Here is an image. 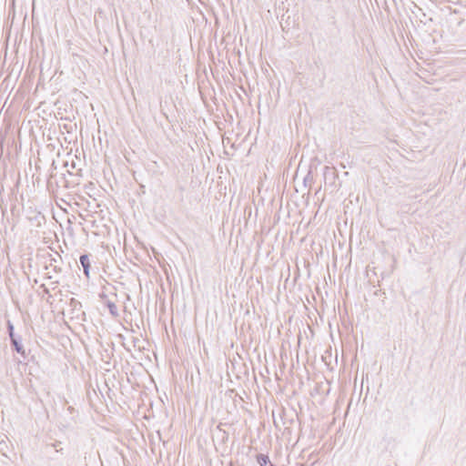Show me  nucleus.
<instances>
[{
    "mask_svg": "<svg viewBox=\"0 0 466 466\" xmlns=\"http://www.w3.org/2000/svg\"><path fill=\"white\" fill-rule=\"evenodd\" d=\"M325 185L336 187V181L339 178L338 171L334 167H324L323 171Z\"/></svg>",
    "mask_w": 466,
    "mask_h": 466,
    "instance_id": "1",
    "label": "nucleus"
},
{
    "mask_svg": "<svg viewBox=\"0 0 466 466\" xmlns=\"http://www.w3.org/2000/svg\"><path fill=\"white\" fill-rule=\"evenodd\" d=\"M27 218L37 228L46 223V217L36 209H30L28 211Z\"/></svg>",
    "mask_w": 466,
    "mask_h": 466,
    "instance_id": "2",
    "label": "nucleus"
},
{
    "mask_svg": "<svg viewBox=\"0 0 466 466\" xmlns=\"http://www.w3.org/2000/svg\"><path fill=\"white\" fill-rule=\"evenodd\" d=\"M49 262L46 265V268H52V270L56 273H61L62 268L59 266V262L62 260L61 256L56 252V255L53 257L49 254Z\"/></svg>",
    "mask_w": 466,
    "mask_h": 466,
    "instance_id": "3",
    "label": "nucleus"
},
{
    "mask_svg": "<svg viewBox=\"0 0 466 466\" xmlns=\"http://www.w3.org/2000/svg\"><path fill=\"white\" fill-rule=\"evenodd\" d=\"M11 348L25 359V351L22 344V339L20 336H16L10 339Z\"/></svg>",
    "mask_w": 466,
    "mask_h": 466,
    "instance_id": "4",
    "label": "nucleus"
},
{
    "mask_svg": "<svg viewBox=\"0 0 466 466\" xmlns=\"http://www.w3.org/2000/svg\"><path fill=\"white\" fill-rule=\"evenodd\" d=\"M79 262L83 268V272L85 276L89 279V272H90V260H89V255L88 254H82L79 258Z\"/></svg>",
    "mask_w": 466,
    "mask_h": 466,
    "instance_id": "5",
    "label": "nucleus"
},
{
    "mask_svg": "<svg viewBox=\"0 0 466 466\" xmlns=\"http://www.w3.org/2000/svg\"><path fill=\"white\" fill-rule=\"evenodd\" d=\"M256 461L259 464V466H267L272 463L269 460V457L267 454L263 453H258L256 455Z\"/></svg>",
    "mask_w": 466,
    "mask_h": 466,
    "instance_id": "6",
    "label": "nucleus"
},
{
    "mask_svg": "<svg viewBox=\"0 0 466 466\" xmlns=\"http://www.w3.org/2000/svg\"><path fill=\"white\" fill-rule=\"evenodd\" d=\"M106 307L108 308L109 312H110V314L113 317H117L118 316L117 307H116V305L114 302L108 300L106 302Z\"/></svg>",
    "mask_w": 466,
    "mask_h": 466,
    "instance_id": "7",
    "label": "nucleus"
},
{
    "mask_svg": "<svg viewBox=\"0 0 466 466\" xmlns=\"http://www.w3.org/2000/svg\"><path fill=\"white\" fill-rule=\"evenodd\" d=\"M6 329H7V332H8L10 339L16 337V335L15 334L14 325L10 320H7V322H6Z\"/></svg>",
    "mask_w": 466,
    "mask_h": 466,
    "instance_id": "8",
    "label": "nucleus"
},
{
    "mask_svg": "<svg viewBox=\"0 0 466 466\" xmlns=\"http://www.w3.org/2000/svg\"><path fill=\"white\" fill-rule=\"evenodd\" d=\"M69 305L73 310H79L82 308L81 302L74 298L70 299Z\"/></svg>",
    "mask_w": 466,
    "mask_h": 466,
    "instance_id": "9",
    "label": "nucleus"
},
{
    "mask_svg": "<svg viewBox=\"0 0 466 466\" xmlns=\"http://www.w3.org/2000/svg\"><path fill=\"white\" fill-rule=\"evenodd\" d=\"M218 438L220 439L222 443H226L228 441V433L224 430L221 432H218Z\"/></svg>",
    "mask_w": 466,
    "mask_h": 466,
    "instance_id": "10",
    "label": "nucleus"
},
{
    "mask_svg": "<svg viewBox=\"0 0 466 466\" xmlns=\"http://www.w3.org/2000/svg\"><path fill=\"white\" fill-rule=\"evenodd\" d=\"M225 425H226V423H222V422L218 423V425L217 426V431H218V433L221 432L222 431H224L222 429V427L225 426Z\"/></svg>",
    "mask_w": 466,
    "mask_h": 466,
    "instance_id": "11",
    "label": "nucleus"
},
{
    "mask_svg": "<svg viewBox=\"0 0 466 466\" xmlns=\"http://www.w3.org/2000/svg\"><path fill=\"white\" fill-rule=\"evenodd\" d=\"M59 444L60 442H57V443H54L53 446L56 448V451L57 452H62L63 451V449L60 448V449H57V447H59Z\"/></svg>",
    "mask_w": 466,
    "mask_h": 466,
    "instance_id": "12",
    "label": "nucleus"
},
{
    "mask_svg": "<svg viewBox=\"0 0 466 466\" xmlns=\"http://www.w3.org/2000/svg\"><path fill=\"white\" fill-rule=\"evenodd\" d=\"M40 288L43 289L44 293L49 294V289L44 284H42Z\"/></svg>",
    "mask_w": 466,
    "mask_h": 466,
    "instance_id": "13",
    "label": "nucleus"
},
{
    "mask_svg": "<svg viewBox=\"0 0 466 466\" xmlns=\"http://www.w3.org/2000/svg\"><path fill=\"white\" fill-rule=\"evenodd\" d=\"M67 410L70 411V413H73V411L75 410V409L71 406H69Z\"/></svg>",
    "mask_w": 466,
    "mask_h": 466,
    "instance_id": "14",
    "label": "nucleus"
},
{
    "mask_svg": "<svg viewBox=\"0 0 466 466\" xmlns=\"http://www.w3.org/2000/svg\"><path fill=\"white\" fill-rule=\"evenodd\" d=\"M309 177V174L307 175V177L304 178V182L306 183Z\"/></svg>",
    "mask_w": 466,
    "mask_h": 466,
    "instance_id": "15",
    "label": "nucleus"
},
{
    "mask_svg": "<svg viewBox=\"0 0 466 466\" xmlns=\"http://www.w3.org/2000/svg\"><path fill=\"white\" fill-rule=\"evenodd\" d=\"M274 424L276 427H278L277 421L274 420Z\"/></svg>",
    "mask_w": 466,
    "mask_h": 466,
    "instance_id": "16",
    "label": "nucleus"
},
{
    "mask_svg": "<svg viewBox=\"0 0 466 466\" xmlns=\"http://www.w3.org/2000/svg\"><path fill=\"white\" fill-rule=\"evenodd\" d=\"M267 466H276L274 463L268 464Z\"/></svg>",
    "mask_w": 466,
    "mask_h": 466,
    "instance_id": "17",
    "label": "nucleus"
}]
</instances>
